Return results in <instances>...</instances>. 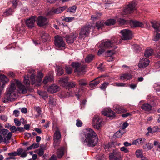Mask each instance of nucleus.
Returning <instances> with one entry per match:
<instances>
[{
    "label": "nucleus",
    "instance_id": "13d9d810",
    "mask_svg": "<svg viewBox=\"0 0 160 160\" xmlns=\"http://www.w3.org/2000/svg\"><path fill=\"white\" fill-rule=\"evenodd\" d=\"M67 85L69 87L73 88L75 86L76 84L75 82H71L67 83Z\"/></svg>",
    "mask_w": 160,
    "mask_h": 160
},
{
    "label": "nucleus",
    "instance_id": "09e8293b",
    "mask_svg": "<svg viewBox=\"0 0 160 160\" xmlns=\"http://www.w3.org/2000/svg\"><path fill=\"white\" fill-rule=\"evenodd\" d=\"M109 83L108 82H105L103 83L100 87L102 90H105L107 87L109 85Z\"/></svg>",
    "mask_w": 160,
    "mask_h": 160
},
{
    "label": "nucleus",
    "instance_id": "5701e85b",
    "mask_svg": "<svg viewBox=\"0 0 160 160\" xmlns=\"http://www.w3.org/2000/svg\"><path fill=\"white\" fill-rule=\"evenodd\" d=\"M146 141V139L144 138H140L137 139L133 141L132 144L138 145H142Z\"/></svg>",
    "mask_w": 160,
    "mask_h": 160
},
{
    "label": "nucleus",
    "instance_id": "052dcab7",
    "mask_svg": "<svg viewBox=\"0 0 160 160\" xmlns=\"http://www.w3.org/2000/svg\"><path fill=\"white\" fill-rule=\"evenodd\" d=\"M74 19V17H70V18H68V17H66V18H64V20L66 22H71Z\"/></svg>",
    "mask_w": 160,
    "mask_h": 160
},
{
    "label": "nucleus",
    "instance_id": "4c0bfd02",
    "mask_svg": "<svg viewBox=\"0 0 160 160\" xmlns=\"http://www.w3.org/2000/svg\"><path fill=\"white\" fill-rule=\"evenodd\" d=\"M136 157L139 158H142L143 156L142 151L141 149H138L135 152Z\"/></svg>",
    "mask_w": 160,
    "mask_h": 160
},
{
    "label": "nucleus",
    "instance_id": "393cba45",
    "mask_svg": "<svg viewBox=\"0 0 160 160\" xmlns=\"http://www.w3.org/2000/svg\"><path fill=\"white\" fill-rule=\"evenodd\" d=\"M12 133L11 132H9L8 135L3 137V138L4 142L6 144L9 143L10 142V140H11L12 136Z\"/></svg>",
    "mask_w": 160,
    "mask_h": 160
},
{
    "label": "nucleus",
    "instance_id": "ddd939ff",
    "mask_svg": "<svg viewBox=\"0 0 160 160\" xmlns=\"http://www.w3.org/2000/svg\"><path fill=\"white\" fill-rule=\"evenodd\" d=\"M15 82L17 84V86L19 89V93L23 94L26 93L27 91L26 88L24 86L22 85L21 82L16 79L14 80Z\"/></svg>",
    "mask_w": 160,
    "mask_h": 160
},
{
    "label": "nucleus",
    "instance_id": "e433bc0d",
    "mask_svg": "<svg viewBox=\"0 0 160 160\" xmlns=\"http://www.w3.org/2000/svg\"><path fill=\"white\" fill-rule=\"evenodd\" d=\"M116 23V20L113 19H110L107 20L105 22V25L107 26L113 25Z\"/></svg>",
    "mask_w": 160,
    "mask_h": 160
},
{
    "label": "nucleus",
    "instance_id": "0eeeda50",
    "mask_svg": "<svg viewBox=\"0 0 160 160\" xmlns=\"http://www.w3.org/2000/svg\"><path fill=\"white\" fill-rule=\"evenodd\" d=\"M91 26L88 25L83 27L79 34V38L80 39H84L89 34V31L91 29Z\"/></svg>",
    "mask_w": 160,
    "mask_h": 160
},
{
    "label": "nucleus",
    "instance_id": "7c9ffc66",
    "mask_svg": "<svg viewBox=\"0 0 160 160\" xmlns=\"http://www.w3.org/2000/svg\"><path fill=\"white\" fill-rule=\"evenodd\" d=\"M57 67V74L58 75L60 76L64 73V70L62 69V67L61 66H59L56 65Z\"/></svg>",
    "mask_w": 160,
    "mask_h": 160
},
{
    "label": "nucleus",
    "instance_id": "473e14b6",
    "mask_svg": "<svg viewBox=\"0 0 160 160\" xmlns=\"http://www.w3.org/2000/svg\"><path fill=\"white\" fill-rule=\"evenodd\" d=\"M77 8V7L76 5H73L68 8L67 11L71 13H74L75 12Z\"/></svg>",
    "mask_w": 160,
    "mask_h": 160
},
{
    "label": "nucleus",
    "instance_id": "4be33fe9",
    "mask_svg": "<svg viewBox=\"0 0 160 160\" xmlns=\"http://www.w3.org/2000/svg\"><path fill=\"white\" fill-rule=\"evenodd\" d=\"M114 108L117 112L118 113H121L126 112L127 110L124 108L122 106L118 105H116L114 106Z\"/></svg>",
    "mask_w": 160,
    "mask_h": 160
},
{
    "label": "nucleus",
    "instance_id": "aec40b11",
    "mask_svg": "<svg viewBox=\"0 0 160 160\" xmlns=\"http://www.w3.org/2000/svg\"><path fill=\"white\" fill-rule=\"evenodd\" d=\"M67 8V7L65 6L58 8L56 9H54L52 11H51L49 12L48 13V15H49L51 14H52L53 13H60L62 12L65 10Z\"/></svg>",
    "mask_w": 160,
    "mask_h": 160
},
{
    "label": "nucleus",
    "instance_id": "79ce46f5",
    "mask_svg": "<svg viewBox=\"0 0 160 160\" xmlns=\"http://www.w3.org/2000/svg\"><path fill=\"white\" fill-rule=\"evenodd\" d=\"M42 146H40V148L37 151V153L40 156L43 155L44 153V149L42 148Z\"/></svg>",
    "mask_w": 160,
    "mask_h": 160
},
{
    "label": "nucleus",
    "instance_id": "e2e57ef3",
    "mask_svg": "<svg viewBox=\"0 0 160 160\" xmlns=\"http://www.w3.org/2000/svg\"><path fill=\"white\" fill-rule=\"evenodd\" d=\"M146 146L148 150H151L153 148V144L151 143H147L146 144Z\"/></svg>",
    "mask_w": 160,
    "mask_h": 160
},
{
    "label": "nucleus",
    "instance_id": "2f4dec72",
    "mask_svg": "<svg viewBox=\"0 0 160 160\" xmlns=\"http://www.w3.org/2000/svg\"><path fill=\"white\" fill-rule=\"evenodd\" d=\"M98 77L92 81L89 84L91 88H93L97 86L100 83V81L99 80H96L97 79L99 78Z\"/></svg>",
    "mask_w": 160,
    "mask_h": 160
},
{
    "label": "nucleus",
    "instance_id": "a211bd4d",
    "mask_svg": "<svg viewBox=\"0 0 160 160\" xmlns=\"http://www.w3.org/2000/svg\"><path fill=\"white\" fill-rule=\"evenodd\" d=\"M109 157L110 160H121L119 153L116 151L112 153H110Z\"/></svg>",
    "mask_w": 160,
    "mask_h": 160
},
{
    "label": "nucleus",
    "instance_id": "c756f323",
    "mask_svg": "<svg viewBox=\"0 0 160 160\" xmlns=\"http://www.w3.org/2000/svg\"><path fill=\"white\" fill-rule=\"evenodd\" d=\"M64 148L62 147L58 149L57 154L58 158H60L63 156L64 154Z\"/></svg>",
    "mask_w": 160,
    "mask_h": 160
},
{
    "label": "nucleus",
    "instance_id": "ea45409f",
    "mask_svg": "<svg viewBox=\"0 0 160 160\" xmlns=\"http://www.w3.org/2000/svg\"><path fill=\"white\" fill-rule=\"evenodd\" d=\"M94 57V56L92 54L88 55L85 58V62H87L89 63L93 60Z\"/></svg>",
    "mask_w": 160,
    "mask_h": 160
},
{
    "label": "nucleus",
    "instance_id": "5fc2aeb1",
    "mask_svg": "<svg viewBox=\"0 0 160 160\" xmlns=\"http://www.w3.org/2000/svg\"><path fill=\"white\" fill-rule=\"evenodd\" d=\"M9 133L8 130L7 129H3L1 132V134H2L3 137L8 135Z\"/></svg>",
    "mask_w": 160,
    "mask_h": 160
},
{
    "label": "nucleus",
    "instance_id": "f704fd0d",
    "mask_svg": "<svg viewBox=\"0 0 160 160\" xmlns=\"http://www.w3.org/2000/svg\"><path fill=\"white\" fill-rule=\"evenodd\" d=\"M68 77L62 78L59 80V83L62 86H64L68 82Z\"/></svg>",
    "mask_w": 160,
    "mask_h": 160
},
{
    "label": "nucleus",
    "instance_id": "3c124183",
    "mask_svg": "<svg viewBox=\"0 0 160 160\" xmlns=\"http://www.w3.org/2000/svg\"><path fill=\"white\" fill-rule=\"evenodd\" d=\"M104 25L103 22L102 21L98 22H96V26L98 29H99Z\"/></svg>",
    "mask_w": 160,
    "mask_h": 160
},
{
    "label": "nucleus",
    "instance_id": "a19ab883",
    "mask_svg": "<svg viewBox=\"0 0 160 160\" xmlns=\"http://www.w3.org/2000/svg\"><path fill=\"white\" fill-rule=\"evenodd\" d=\"M160 38V34L157 32L154 33V37L153 40L154 41H158Z\"/></svg>",
    "mask_w": 160,
    "mask_h": 160
},
{
    "label": "nucleus",
    "instance_id": "2eb2a0df",
    "mask_svg": "<svg viewBox=\"0 0 160 160\" xmlns=\"http://www.w3.org/2000/svg\"><path fill=\"white\" fill-rule=\"evenodd\" d=\"M35 18L36 17L33 16L26 20L25 22L26 25L29 28H32L34 26Z\"/></svg>",
    "mask_w": 160,
    "mask_h": 160
},
{
    "label": "nucleus",
    "instance_id": "338daca9",
    "mask_svg": "<svg viewBox=\"0 0 160 160\" xmlns=\"http://www.w3.org/2000/svg\"><path fill=\"white\" fill-rule=\"evenodd\" d=\"M23 151V150L21 148H19L18 149L16 152V153H17V155H18V156H19L21 155Z\"/></svg>",
    "mask_w": 160,
    "mask_h": 160
},
{
    "label": "nucleus",
    "instance_id": "c9c22d12",
    "mask_svg": "<svg viewBox=\"0 0 160 160\" xmlns=\"http://www.w3.org/2000/svg\"><path fill=\"white\" fill-rule=\"evenodd\" d=\"M153 53L152 49H147L145 52L144 56L146 57H149L152 56Z\"/></svg>",
    "mask_w": 160,
    "mask_h": 160
},
{
    "label": "nucleus",
    "instance_id": "a18cd8bd",
    "mask_svg": "<svg viewBox=\"0 0 160 160\" xmlns=\"http://www.w3.org/2000/svg\"><path fill=\"white\" fill-rule=\"evenodd\" d=\"M37 81L38 82H40L42 80V78L43 77V74L42 72H39L37 74Z\"/></svg>",
    "mask_w": 160,
    "mask_h": 160
},
{
    "label": "nucleus",
    "instance_id": "a878e982",
    "mask_svg": "<svg viewBox=\"0 0 160 160\" xmlns=\"http://www.w3.org/2000/svg\"><path fill=\"white\" fill-rule=\"evenodd\" d=\"M148 132L153 133L155 132H158L160 131V128L158 126H155L152 128L151 127H148Z\"/></svg>",
    "mask_w": 160,
    "mask_h": 160
},
{
    "label": "nucleus",
    "instance_id": "f8f14e48",
    "mask_svg": "<svg viewBox=\"0 0 160 160\" xmlns=\"http://www.w3.org/2000/svg\"><path fill=\"white\" fill-rule=\"evenodd\" d=\"M37 25L42 27L48 25V21L47 18L42 16H39L38 17L37 21Z\"/></svg>",
    "mask_w": 160,
    "mask_h": 160
},
{
    "label": "nucleus",
    "instance_id": "6ab92c4d",
    "mask_svg": "<svg viewBox=\"0 0 160 160\" xmlns=\"http://www.w3.org/2000/svg\"><path fill=\"white\" fill-rule=\"evenodd\" d=\"M78 36V35L77 34L66 36L65 37L66 41L69 43H72Z\"/></svg>",
    "mask_w": 160,
    "mask_h": 160
},
{
    "label": "nucleus",
    "instance_id": "39448f33",
    "mask_svg": "<svg viewBox=\"0 0 160 160\" xmlns=\"http://www.w3.org/2000/svg\"><path fill=\"white\" fill-rule=\"evenodd\" d=\"M72 65L75 69L74 72L78 76L82 74L85 72V67L81 65L80 63L78 62H73Z\"/></svg>",
    "mask_w": 160,
    "mask_h": 160
},
{
    "label": "nucleus",
    "instance_id": "412c9836",
    "mask_svg": "<svg viewBox=\"0 0 160 160\" xmlns=\"http://www.w3.org/2000/svg\"><path fill=\"white\" fill-rule=\"evenodd\" d=\"M60 90L59 87L55 84H53L50 86L48 89V92L51 93H53L58 92Z\"/></svg>",
    "mask_w": 160,
    "mask_h": 160
},
{
    "label": "nucleus",
    "instance_id": "423d86ee",
    "mask_svg": "<svg viewBox=\"0 0 160 160\" xmlns=\"http://www.w3.org/2000/svg\"><path fill=\"white\" fill-rule=\"evenodd\" d=\"M61 137L60 131L58 130H56L54 133L53 137V145L55 148H56L59 145Z\"/></svg>",
    "mask_w": 160,
    "mask_h": 160
},
{
    "label": "nucleus",
    "instance_id": "f257e3e1",
    "mask_svg": "<svg viewBox=\"0 0 160 160\" xmlns=\"http://www.w3.org/2000/svg\"><path fill=\"white\" fill-rule=\"evenodd\" d=\"M85 139L84 143L88 147H93L97 144L98 141V137L95 132L92 129H87L85 134Z\"/></svg>",
    "mask_w": 160,
    "mask_h": 160
},
{
    "label": "nucleus",
    "instance_id": "f03ea898",
    "mask_svg": "<svg viewBox=\"0 0 160 160\" xmlns=\"http://www.w3.org/2000/svg\"><path fill=\"white\" fill-rule=\"evenodd\" d=\"M122 39L119 38L113 37H112L111 40H108L107 41L102 42L100 44V47L105 48H112L114 47V48H116L117 47L115 45H117L121 43Z\"/></svg>",
    "mask_w": 160,
    "mask_h": 160
},
{
    "label": "nucleus",
    "instance_id": "774afa93",
    "mask_svg": "<svg viewBox=\"0 0 160 160\" xmlns=\"http://www.w3.org/2000/svg\"><path fill=\"white\" fill-rule=\"evenodd\" d=\"M14 121L15 125L17 126H20L21 125V122L20 121H18V120L17 118H15L14 119Z\"/></svg>",
    "mask_w": 160,
    "mask_h": 160
},
{
    "label": "nucleus",
    "instance_id": "1a4fd4ad",
    "mask_svg": "<svg viewBox=\"0 0 160 160\" xmlns=\"http://www.w3.org/2000/svg\"><path fill=\"white\" fill-rule=\"evenodd\" d=\"M136 4L135 2H131L124 8L123 12L125 14L132 13L134 10H136Z\"/></svg>",
    "mask_w": 160,
    "mask_h": 160
},
{
    "label": "nucleus",
    "instance_id": "6e6552de",
    "mask_svg": "<svg viewBox=\"0 0 160 160\" xmlns=\"http://www.w3.org/2000/svg\"><path fill=\"white\" fill-rule=\"evenodd\" d=\"M120 32L122 35V39L123 40H130L132 38V33L128 29L123 30Z\"/></svg>",
    "mask_w": 160,
    "mask_h": 160
},
{
    "label": "nucleus",
    "instance_id": "9d476101",
    "mask_svg": "<svg viewBox=\"0 0 160 160\" xmlns=\"http://www.w3.org/2000/svg\"><path fill=\"white\" fill-rule=\"evenodd\" d=\"M102 121V119L101 118L97 115H95L93 118L92 126L94 128L97 129H99L101 128V125Z\"/></svg>",
    "mask_w": 160,
    "mask_h": 160
},
{
    "label": "nucleus",
    "instance_id": "bb28decb",
    "mask_svg": "<svg viewBox=\"0 0 160 160\" xmlns=\"http://www.w3.org/2000/svg\"><path fill=\"white\" fill-rule=\"evenodd\" d=\"M41 37L42 41L43 42H46L50 38V37L49 36L48 33L44 31L42 32Z\"/></svg>",
    "mask_w": 160,
    "mask_h": 160
},
{
    "label": "nucleus",
    "instance_id": "9b49d317",
    "mask_svg": "<svg viewBox=\"0 0 160 160\" xmlns=\"http://www.w3.org/2000/svg\"><path fill=\"white\" fill-rule=\"evenodd\" d=\"M55 38L54 43L57 48L65 47V44L62 37L59 36H56L55 37Z\"/></svg>",
    "mask_w": 160,
    "mask_h": 160
},
{
    "label": "nucleus",
    "instance_id": "20e7f679",
    "mask_svg": "<svg viewBox=\"0 0 160 160\" xmlns=\"http://www.w3.org/2000/svg\"><path fill=\"white\" fill-rule=\"evenodd\" d=\"M118 22L121 25H124L129 23L131 27H140L142 28L144 26L143 24L138 21H133L132 20H125L123 19L119 18L118 20Z\"/></svg>",
    "mask_w": 160,
    "mask_h": 160
},
{
    "label": "nucleus",
    "instance_id": "4d7b16f0",
    "mask_svg": "<svg viewBox=\"0 0 160 160\" xmlns=\"http://www.w3.org/2000/svg\"><path fill=\"white\" fill-rule=\"evenodd\" d=\"M79 84L81 86H85L87 85L86 81L84 80L81 79L78 81Z\"/></svg>",
    "mask_w": 160,
    "mask_h": 160
},
{
    "label": "nucleus",
    "instance_id": "dca6fc26",
    "mask_svg": "<svg viewBox=\"0 0 160 160\" xmlns=\"http://www.w3.org/2000/svg\"><path fill=\"white\" fill-rule=\"evenodd\" d=\"M149 63L150 61L148 59L143 58L140 60L138 67L140 68L146 67L149 65Z\"/></svg>",
    "mask_w": 160,
    "mask_h": 160
},
{
    "label": "nucleus",
    "instance_id": "de8ad7c7",
    "mask_svg": "<svg viewBox=\"0 0 160 160\" xmlns=\"http://www.w3.org/2000/svg\"><path fill=\"white\" fill-rule=\"evenodd\" d=\"M55 100L53 97L50 96L49 100L48 101L49 104L51 105H54L55 103Z\"/></svg>",
    "mask_w": 160,
    "mask_h": 160
},
{
    "label": "nucleus",
    "instance_id": "603ef678",
    "mask_svg": "<svg viewBox=\"0 0 160 160\" xmlns=\"http://www.w3.org/2000/svg\"><path fill=\"white\" fill-rule=\"evenodd\" d=\"M66 72L68 74H71L72 72V68L70 67L66 66L65 67Z\"/></svg>",
    "mask_w": 160,
    "mask_h": 160
},
{
    "label": "nucleus",
    "instance_id": "680f3d73",
    "mask_svg": "<svg viewBox=\"0 0 160 160\" xmlns=\"http://www.w3.org/2000/svg\"><path fill=\"white\" fill-rule=\"evenodd\" d=\"M126 85L125 83L117 82L114 83V85L118 87H124Z\"/></svg>",
    "mask_w": 160,
    "mask_h": 160
},
{
    "label": "nucleus",
    "instance_id": "4468645a",
    "mask_svg": "<svg viewBox=\"0 0 160 160\" xmlns=\"http://www.w3.org/2000/svg\"><path fill=\"white\" fill-rule=\"evenodd\" d=\"M9 79L6 76L0 74V91L3 89L5 84L7 83Z\"/></svg>",
    "mask_w": 160,
    "mask_h": 160
},
{
    "label": "nucleus",
    "instance_id": "6e6d98bb",
    "mask_svg": "<svg viewBox=\"0 0 160 160\" xmlns=\"http://www.w3.org/2000/svg\"><path fill=\"white\" fill-rule=\"evenodd\" d=\"M100 44L99 45V47L100 48H101V49H100L98 51L97 54L98 55H100L102 54V53L105 51V49L106 48H105V47H101L100 46Z\"/></svg>",
    "mask_w": 160,
    "mask_h": 160
},
{
    "label": "nucleus",
    "instance_id": "49530a36",
    "mask_svg": "<svg viewBox=\"0 0 160 160\" xmlns=\"http://www.w3.org/2000/svg\"><path fill=\"white\" fill-rule=\"evenodd\" d=\"M13 11L10 8L8 10H6V11L3 13V15L4 16H9L12 14Z\"/></svg>",
    "mask_w": 160,
    "mask_h": 160
},
{
    "label": "nucleus",
    "instance_id": "37998d69",
    "mask_svg": "<svg viewBox=\"0 0 160 160\" xmlns=\"http://www.w3.org/2000/svg\"><path fill=\"white\" fill-rule=\"evenodd\" d=\"M132 48L137 52H139L141 49V47L137 44L133 45L132 46Z\"/></svg>",
    "mask_w": 160,
    "mask_h": 160
},
{
    "label": "nucleus",
    "instance_id": "8fccbe9b",
    "mask_svg": "<svg viewBox=\"0 0 160 160\" xmlns=\"http://www.w3.org/2000/svg\"><path fill=\"white\" fill-rule=\"evenodd\" d=\"M39 95L41 96L44 99L48 97V95L46 92H38Z\"/></svg>",
    "mask_w": 160,
    "mask_h": 160
},
{
    "label": "nucleus",
    "instance_id": "864d4df0",
    "mask_svg": "<svg viewBox=\"0 0 160 160\" xmlns=\"http://www.w3.org/2000/svg\"><path fill=\"white\" fill-rule=\"evenodd\" d=\"M35 74H33L31 75L30 77L31 83L32 85L34 84L35 82Z\"/></svg>",
    "mask_w": 160,
    "mask_h": 160
},
{
    "label": "nucleus",
    "instance_id": "f3484780",
    "mask_svg": "<svg viewBox=\"0 0 160 160\" xmlns=\"http://www.w3.org/2000/svg\"><path fill=\"white\" fill-rule=\"evenodd\" d=\"M102 114L104 116L112 117L115 116L114 112L112 110L108 108H107L102 111Z\"/></svg>",
    "mask_w": 160,
    "mask_h": 160
},
{
    "label": "nucleus",
    "instance_id": "0e129e2a",
    "mask_svg": "<svg viewBox=\"0 0 160 160\" xmlns=\"http://www.w3.org/2000/svg\"><path fill=\"white\" fill-rule=\"evenodd\" d=\"M10 130L12 133V132L14 133L17 132V128L15 126H10Z\"/></svg>",
    "mask_w": 160,
    "mask_h": 160
},
{
    "label": "nucleus",
    "instance_id": "c85d7f7f",
    "mask_svg": "<svg viewBox=\"0 0 160 160\" xmlns=\"http://www.w3.org/2000/svg\"><path fill=\"white\" fill-rule=\"evenodd\" d=\"M53 80V77L51 75H49L45 77L43 81L44 84H46L48 82H51Z\"/></svg>",
    "mask_w": 160,
    "mask_h": 160
},
{
    "label": "nucleus",
    "instance_id": "7ed1b4c3",
    "mask_svg": "<svg viewBox=\"0 0 160 160\" xmlns=\"http://www.w3.org/2000/svg\"><path fill=\"white\" fill-rule=\"evenodd\" d=\"M16 89L15 84L14 83L11 84L10 87L7 89L5 95L4 97L5 99L4 102L7 101H12L14 100L16 94L14 93V91Z\"/></svg>",
    "mask_w": 160,
    "mask_h": 160
},
{
    "label": "nucleus",
    "instance_id": "bf43d9fd",
    "mask_svg": "<svg viewBox=\"0 0 160 160\" xmlns=\"http://www.w3.org/2000/svg\"><path fill=\"white\" fill-rule=\"evenodd\" d=\"M76 125L78 127H81L82 125V122L80 120L78 119L76 120Z\"/></svg>",
    "mask_w": 160,
    "mask_h": 160
},
{
    "label": "nucleus",
    "instance_id": "cd10ccee",
    "mask_svg": "<svg viewBox=\"0 0 160 160\" xmlns=\"http://www.w3.org/2000/svg\"><path fill=\"white\" fill-rule=\"evenodd\" d=\"M152 27L157 31H160V23L156 21L151 22Z\"/></svg>",
    "mask_w": 160,
    "mask_h": 160
},
{
    "label": "nucleus",
    "instance_id": "58836bf2",
    "mask_svg": "<svg viewBox=\"0 0 160 160\" xmlns=\"http://www.w3.org/2000/svg\"><path fill=\"white\" fill-rule=\"evenodd\" d=\"M132 77V76L131 74L128 73H125L121 76L120 78L122 80L124 79H129L131 78Z\"/></svg>",
    "mask_w": 160,
    "mask_h": 160
},
{
    "label": "nucleus",
    "instance_id": "69168bd1",
    "mask_svg": "<svg viewBox=\"0 0 160 160\" xmlns=\"http://www.w3.org/2000/svg\"><path fill=\"white\" fill-rule=\"evenodd\" d=\"M120 150L121 151L125 153H128L129 152V150L127 148L125 147H122L120 148Z\"/></svg>",
    "mask_w": 160,
    "mask_h": 160
},
{
    "label": "nucleus",
    "instance_id": "c03bdc74",
    "mask_svg": "<svg viewBox=\"0 0 160 160\" xmlns=\"http://www.w3.org/2000/svg\"><path fill=\"white\" fill-rule=\"evenodd\" d=\"M122 134H123L121 132V131L119 130L114 134L113 137L115 138H119L122 137Z\"/></svg>",
    "mask_w": 160,
    "mask_h": 160
},
{
    "label": "nucleus",
    "instance_id": "b1692460",
    "mask_svg": "<svg viewBox=\"0 0 160 160\" xmlns=\"http://www.w3.org/2000/svg\"><path fill=\"white\" fill-rule=\"evenodd\" d=\"M152 108V106L148 103H144L141 106L142 110L147 112H149L151 110Z\"/></svg>",
    "mask_w": 160,
    "mask_h": 160
},
{
    "label": "nucleus",
    "instance_id": "72a5a7b5",
    "mask_svg": "<svg viewBox=\"0 0 160 160\" xmlns=\"http://www.w3.org/2000/svg\"><path fill=\"white\" fill-rule=\"evenodd\" d=\"M80 91V90L79 89H76L73 95L72 94H71L70 92H68L66 96H73V95H75L78 98H79L80 96V95L79 93Z\"/></svg>",
    "mask_w": 160,
    "mask_h": 160
}]
</instances>
